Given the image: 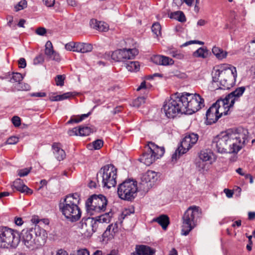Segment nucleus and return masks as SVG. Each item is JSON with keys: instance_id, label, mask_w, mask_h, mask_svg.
<instances>
[{"instance_id": "obj_40", "label": "nucleus", "mask_w": 255, "mask_h": 255, "mask_svg": "<svg viewBox=\"0 0 255 255\" xmlns=\"http://www.w3.org/2000/svg\"><path fill=\"white\" fill-rule=\"evenodd\" d=\"M92 132L90 128L88 127H79V133L80 136H87Z\"/></svg>"}, {"instance_id": "obj_10", "label": "nucleus", "mask_w": 255, "mask_h": 255, "mask_svg": "<svg viewBox=\"0 0 255 255\" xmlns=\"http://www.w3.org/2000/svg\"><path fill=\"white\" fill-rule=\"evenodd\" d=\"M138 53V49H117L113 51L111 57L114 62H125L134 59Z\"/></svg>"}, {"instance_id": "obj_55", "label": "nucleus", "mask_w": 255, "mask_h": 255, "mask_svg": "<svg viewBox=\"0 0 255 255\" xmlns=\"http://www.w3.org/2000/svg\"><path fill=\"white\" fill-rule=\"evenodd\" d=\"M108 228L111 231L112 233L115 234L118 231V226L117 223L114 224H112L108 226Z\"/></svg>"}, {"instance_id": "obj_24", "label": "nucleus", "mask_w": 255, "mask_h": 255, "mask_svg": "<svg viewBox=\"0 0 255 255\" xmlns=\"http://www.w3.org/2000/svg\"><path fill=\"white\" fill-rule=\"evenodd\" d=\"M44 53L48 60H54L57 62L60 60L59 53L54 49H45Z\"/></svg>"}, {"instance_id": "obj_62", "label": "nucleus", "mask_w": 255, "mask_h": 255, "mask_svg": "<svg viewBox=\"0 0 255 255\" xmlns=\"http://www.w3.org/2000/svg\"><path fill=\"white\" fill-rule=\"evenodd\" d=\"M104 145V141L102 139H97V150L100 149Z\"/></svg>"}, {"instance_id": "obj_57", "label": "nucleus", "mask_w": 255, "mask_h": 255, "mask_svg": "<svg viewBox=\"0 0 255 255\" xmlns=\"http://www.w3.org/2000/svg\"><path fill=\"white\" fill-rule=\"evenodd\" d=\"M46 96V94L45 92H36L31 94V97H44Z\"/></svg>"}, {"instance_id": "obj_37", "label": "nucleus", "mask_w": 255, "mask_h": 255, "mask_svg": "<svg viewBox=\"0 0 255 255\" xmlns=\"http://www.w3.org/2000/svg\"><path fill=\"white\" fill-rule=\"evenodd\" d=\"M114 233L111 232V231L107 227L106 230L102 235V242L107 244L108 241L112 239L114 236Z\"/></svg>"}, {"instance_id": "obj_48", "label": "nucleus", "mask_w": 255, "mask_h": 255, "mask_svg": "<svg viewBox=\"0 0 255 255\" xmlns=\"http://www.w3.org/2000/svg\"><path fill=\"white\" fill-rule=\"evenodd\" d=\"M124 42L126 43V46L128 47H133L135 48L138 46V44L136 42L133 41L132 39H128L126 41H124Z\"/></svg>"}, {"instance_id": "obj_58", "label": "nucleus", "mask_w": 255, "mask_h": 255, "mask_svg": "<svg viewBox=\"0 0 255 255\" xmlns=\"http://www.w3.org/2000/svg\"><path fill=\"white\" fill-rule=\"evenodd\" d=\"M224 192L228 198H230L233 197L234 194L233 190H230L229 189H225L224 190Z\"/></svg>"}, {"instance_id": "obj_61", "label": "nucleus", "mask_w": 255, "mask_h": 255, "mask_svg": "<svg viewBox=\"0 0 255 255\" xmlns=\"http://www.w3.org/2000/svg\"><path fill=\"white\" fill-rule=\"evenodd\" d=\"M183 153H182V152H181L180 153H179V151H178V148L175 151V153L174 154H173L172 156V160H176L177 158H179L180 156L181 155V154H183Z\"/></svg>"}, {"instance_id": "obj_1", "label": "nucleus", "mask_w": 255, "mask_h": 255, "mask_svg": "<svg viewBox=\"0 0 255 255\" xmlns=\"http://www.w3.org/2000/svg\"><path fill=\"white\" fill-rule=\"evenodd\" d=\"M249 131L243 127L222 132L212 141V147L220 153L237 154L249 142Z\"/></svg>"}, {"instance_id": "obj_25", "label": "nucleus", "mask_w": 255, "mask_h": 255, "mask_svg": "<svg viewBox=\"0 0 255 255\" xmlns=\"http://www.w3.org/2000/svg\"><path fill=\"white\" fill-rule=\"evenodd\" d=\"M218 101V103H220L222 105H225L226 108L229 109L233 106L236 101L235 98H233V96L230 94L227 95L224 98L221 99Z\"/></svg>"}, {"instance_id": "obj_59", "label": "nucleus", "mask_w": 255, "mask_h": 255, "mask_svg": "<svg viewBox=\"0 0 255 255\" xmlns=\"http://www.w3.org/2000/svg\"><path fill=\"white\" fill-rule=\"evenodd\" d=\"M70 50L81 53H85L91 51V50H89L86 49H70Z\"/></svg>"}, {"instance_id": "obj_31", "label": "nucleus", "mask_w": 255, "mask_h": 255, "mask_svg": "<svg viewBox=\"0 0 255 255\" xmlns=\"http://www.w3.org/2000/svg\"><path fill=\"white\" fill-rule=\"evenodd\" d=\"M113 215V213L112 211H110L108 213L97 217V222L108 223L110 222Z\"/></svg>"}, {"instance_id": "obj_42", "label": "nucleus", "mask_w": 255, "mask_h": 255, "mask_svg": "<svg viewBox=\"0 0 255 255\" xmlns=\"http://www.w3.org/2000/svg\"><path fill=\"white\" fill-rule=\"evenodd\" d=\"M152 32L156 35V37H158L161 35V27L159 23L156 22L152 24L151 27Z\"/></svg>"}, {"instance_id": "obj_20", "label": "nucleus", "mask_w": 255, "mask_h": 255, "mask_svg": "<svg viewBox=\"0 0 255 255\" xmlns=\"http://www.w3.org/2000/svg\"><path fill=\"white\" fill-rule=\"evenodd\" d=\"M148 148L156 159L161 157L164 153L163 147H159L154 143L150 142L148 144Z\"/></svg>"}, {"instance_id": "obj_4", "label": "nucleus", "mask_w": 255, "mask_h": 255, "mask_svg": "<svg viewBox=\"0 0 255 255\" xmlns=\"http://www.w3.org/2000/svg\"><path fill=\"white\" fill-rule=\"evenodd\" d=\"M201 214L200 208L196 206L189 207L182 217L181 234L187 236L197 225V218Z\"/></svg>"}, {"instance_id": "obj_36", "label": "nucleus", "mask_w": 255, "mask_h": 255, "mask_svg": "<svg viewBox=\"0 0 255 255\" xmlns=\"http://www.w3.org/2000/svg\"><path fill=\"white\" fill-rule=\"evenodd\" d=\"M139 64L137 61L130 62L127 64L126 68L128 71L136 72L139 69Z\"/></svg>"}, {"instance_id": "obj_39", "label": "nucleus", "mask_w": 255, "mask_h": 255, "mask_svg": "<svg viewBox=\"0 0 255 255\" xmlns=\"http://www.w3.org/2000/svg\"><path fill=\"white\" fill-rule=\"evenodd\" d=\"M109 29V25L104 21L97 22V30L100 31L106 32Z\"/></svg>"}, {"instance_id": "obj_60", "label": "nucleus", "mask_w": 255, "mask_h": 255, "mask_svg": "<svg viewBox=\"0 0 255 255\" xmlns=\"http://www.w3.org/2000/svg\"><path fill=\"white\" fill-rule=\"evenodd\" d=\"M18 64L19 65V67L21 68H24L26 66V63L25 59L21 58L18 61Z\"/></svg>"}, {"instance_id": "obj_3", "label": "nucleus", "mask_w": 255, "mask_h": 255, "mask_svg": "<svg viewBox=\"0 0 255 255\" xmlns=\"http://www.w3.org/2000/svg\"><path fill=\"white\" fill-rule=\"evenodd\" d=\"M79 201V196L77 193L69 194L59 205L62 214L72 222L76 221L81 217V211L78 205Z\"/></svg>"}, {"instance_id": "obj_50", "label": "nucleus", "mask_w": 255, "mask_h": 255, "mask_svg": "<svg viewBox=\"0 0 255 255\" xmlns=\"http://www.w3.org/2000/svg\"><path fill=\"white\" fill-rule=\"evenodd\" d=\"M68 134L69 136H78L79 133V127L74 128L68 131Z\"/></svg>"}, {"instance_id": "obj_13", "label": "nucleus", "mask_w": 255, "mask_h": 255, "mask_svg": "<svg viewBox=\"0 0 255 255\" xmlns=\"http://www.w3.org/2000/svg\"><path fill=\"white\" fill-rule=\"evenodd\" d=\"M198 139V135L194 133L186 134L181 142V145L178 147L179 153H185L195 144Z\"/></svg>"}, {"instance_id": "obj_17", "label": "nucleus", "mask_w": 255, "mask_h": 255, "mask_svg": "<svg viewBox=\"0 0 255 255\" xmlns=\"http://www.w3.org/2000/svg\"><path fill=\"white\" fill-rule=\"evenodd\" d=\"M135 253H133L131 255H153L155 253V250L145 245H136L135 248Z\"/></svg>"}, {"instance_id": "obj_7", "label": "nucleus", "mask_w": 255, "mask_h": 255, "mask_svg": "<svg viewBox=\"0 0 255 255\" xmlns=\"http://www.w3.org/2000/svg\"><path fill=\"white\" fill-rule=\"evenodd\" d=\"M19 242V237L16 232L7 227H0V248H15Z\"/></svg>"}, {"instance_id": "obj_21", "label": "nucleus", "mask_w": 255, "mask_h": 255, "mask_svg": "<svg viewBox=\"0 0 255 255\" xmlns=\"http://www.w3.org/2000/svg\"><path fill=\"white\" fill-rule=\"evenodd\" d=\"M13 186L17 190L21 192H25L27 194L32 193V190L24 185L23 181L20 178L16 179L13 182Z\"/></svg>"}, {"instance_id": "obj_15", "label": "nucleus", "mask_w": 255, "mask_h": 255, "mask_svg": "<svg viewBox=\"0 0 255 255\" xmlns=\"http://www.w3.org/2000/svg\"><path fill=\"white\" fill-rule=\"evenodd\" d=\"M31 232L34 235L37 242L38 245L43 246L45 243L47 238V234L45 230L42 229L38 225H32V227L29 228Z\"/></svg>"}, {"instance_id": "obj_52", "label": "nucleus", "mask_w": 255, "mask_h": 255, "mask_svg": "<svg viewBox=\"0 0 255 255\" xmlns=\"http://www.w3.org/2000/svg\"><path fill=\"white\" fill-rule=\"evenodd\" d=\"M46 32H47L46 29L45 28L43 27H38L35 30V33L37 35H40V36L44 35L46 33Z\"/></svg>"}, {"instance_id": "obj_32", "label": "nucleus", "mask_w": 255, "mask_h": 255, "mask_svg": "<svg viewBox=\"0 0 255 255\" xmlns=\"http://www.w3.org/2000/svg\"><path fill=\"white\" fill-rule=\"evenodd\" d=\"M212 153L207 150H201L199 153V157L203 161H210L212 158Z\"/></svg>"}, {"instance_id": "obj_38", "label": "nucleus", "mask_w": 255, "mask_h": 255, "mask_svg": "<svg viewBox=\"0 0 255 255\" xmlns=\"http://www.w3.org/2000/svg\"><path fill=\"white\" fill-rule=\"evenodd\" d=\"M169 53L171 56L178 59H182L184 57V54L182 51L176 49H170Z\"/></svg>"}, {"instance_id": "obj_47", "label": "nucleus", "mask_w": 255, "mask_h": 255, "mask_svg": "<svg viewBox=\"0 0 255 255\" xmlns=\"http://www.w3.org/2000/svg\"><path fill=\"white\" fill-rule=\"evenodd\" d=\"M44 57L42 54H39L33 59V64L38 65L42 64L44 62Z\"/></svg>"}, {"instance_id": "obj_6", "label": "nucleus", "mask_w": 255, "mask_h": 255, "mask_svg": "<svg viewBox=\"0 0 255 255\" xmlns=\"http://www.w3.org/2000/svg\"><path fill=\"white\" fill-rule=\"evenodd\" d=\"M182 102L181 94L172 95L163 106L162 110L166 116L168 118H173L178 114H185V108Z\"/></svg>"}, {"instance_id": "obj_22", "label": "nucleus", "mask_w": 255, "mask_h": 255, "mask_svg": "<svg viewBox=\"0 0 255 255\" xmlns=\"http://www.w3.org/2000/svg\"><path fill=\"white\" fill-rule=\"evenodd\" d=\"M156 159V158L152 154V152L150 151L148 148L147 151L142 154V156L140 158V160L145 165L149 166L155 161Z\"/></svg>"}, {"instance_id": "obj_2", "label": "nucleus", "mask_w": 255, "mask_h": 255, "mask_svg": "<svg viewBox=\"0 0 255 255\" xmlns=\"http://www.w3.org/2000/svg\"><path fill=\"white\" fill-rule=\"evenodd\" d=\"M237 76L236 68L234 66L224 70L215 69L213 72L212 85L216 89H229L234 85Z\"/></svg>"}, {"instance_id": "obj_35", "label": "nucleus", "mask_w": 255, "mask_h": 255, "mask_svg": "<svg viewBox=\"0 0 255 255\" xmlns=\"http://www.w3.org/2000/svg\"><path fill=\"white\" fill-rule=\"evenodd\" d=\"M213 53L219 59H222L227 56V52L224 49H212Z\"/></svg>"}, {"instance_id": "obj_56", "label": "nucleus", "mask_w": 255, "mask_h": 255, "mask_svg": "<svg viewBox=\"0 0 255 255\" xmlns=\"http://www.w3.org/2000/svg\"><path fill=\"white\" fill-rule=\"evenodd\" d=\"M44 4L48 7L53 6L55 3V0H43Z\"/></svg>"}, {"instance_id": "obj_14", "label": "nucleus", "mask_w": 255, "mask_h": 255, "mask_svg": "<svg viewBox=\"0 0 255 255\" xmlns=\"http://www.w3.org/2000/svg\"><path fill=\"white\" fill-rule=\"evenodd\" d=\"M23 242L27 248L31 249L38 248L42 245H38L36 238L30 229H24L21 233Z\"/></svg>"}, {"instance_id": "obj_18", "label": "nucleus", "mask_w": 255, "mask_h": 255, "mask_svg": "<svg viewBox=\"0 0 255 255\" xmlns=\"http://www.w3.org/2000/svg\"><path fill=\"white\" fill-rule=\"evenodd\" d=\"M52 147L53 149V153L57 160L61 161L65 158V152L62 149L60 143H54L52 144Z\"/></svg>"}, {"instance_id": "obj_49", "label": "nucleus", "mask_w": 255, "mask_h": 255, "mask_svg": "<svg viewBox=\"0 0 255 255\" xmlns=\"http://www.w3.org/2000/svg\"><path fill=\"white\" fill-rule=\"evenodd\" d=\"M18 141V138L17 136H13L9 137L6 141V143L7 144H14Z\"/></svg>"}, {"instance_id": "obj_51", "label": "nucleus", "mask_w": 255, "mask_h": 255, "mask_svg": "<svg viewBox=\"0 0 255 255\" xmlns=\"http://www.w3.org/2000/svg\"><path fill=\"white\" fill-rule=\"evenodd\" d=\"M13 125L15 127H18L21 124V121L19 117L18 116H14L11 119Z\"/></svg>"}, {"instance_id": "obj_43", "label": "nucleus", "mask_w": 255, "mask_h": 255, "mask_svg": "<svg viewBox=\"0 0 255 255\" xmlns=\"http://www.w3.org/2000/svg\"><path fill=\"white\" fill-rule=\"evenodd\" d=\"M145 100V99L144 97H138L133 101V106L138 108L144 104Z\"/></svg>"}, {"instance_id": "obj_16", "label": "nucleus", "mask_w": 255, "mask_h": 255, "mask_svg": "<svg viewBox=\"0 0 255 255\" xmlns=\"http://www.w3.org/2000/svg\"><path fill=\"white\" fill-rule=\"evenodd\" d=\"M216 108L214 104L206 112V118L209 124L215 123L220 118V115H218Z\"/></svg>"}, {"instance_id": "obj_26", "label": "nucleus", "mask_w": 255, "mask_h": 255, "mask_svg": "<svg viewBox=\"0 0 255 255\" xmlns=\"http://www.w3.org/2000/svg\"><path fill=\"white\" fill-rule=\"evenodd\" d=\"M92 46L91 43L74 41L65 44V48H90Z\"/></svg>"}, {"instance_id": "obj_41", "label": "nucleus", "mask_w": 255, "mask_h": 255, "mask_svg": "<svg viewBox=\"0 0 255 255\" xmlns=\"http://www.w3.org/2000/svg\"><path fill=\"white\" fill-rule=\"evenodd\" d=\"M23 78V76L20 73H13L9 81L11 83H17L18 84H20V82Z\"/></svg>"}, {"instance_id": "obj_33", "label": "nucleus", "mask_w": 255, "mask_h": 255, "mask_svg": "<svg viewBox=\"0 0 255 255\" xmlns=\"http://www.w3.org/2000/svg\"><path fill=\"white\" fill-rule=\"evenodd\" d=\"M210 51L208 49H197L193 53V55L196 57L206 58L210 54Z\"/></svg>"}, {"instance_id": "obj_63", "label": "nucleus", "mask_w": 255, "mask_h": 255, "mask_svg": "<svg viewBox=\"0 0 255 255\" xmlns=\"http://www.w3.org/2000/svg\"><path fill=\"white\" fill-rule=\"evenodd\" d=\"M87 148L89 150L96 149V140L92 142L91 143H89L87 145Z\"/></svg>"}, {"instance_id": "obj_11", "label": "nucleus", "mask_w": 255, "mask_h": 255, "mask_svg": "<svg viewBox=\"0 0 255 255\" xmlns=\"http://www.w3.org/2000/svg\"><path fill=\"white\" fill-rule=\"evenodd\" d=\"M96 199V194L90 196L86 202V209L88 216L86 220V225L91 228L93 232L96 231V218L93 216L96 213V206L93 205V200Z\"/></svg>"}, {"instance_id": "obj_54", "label": "nucleus", "mask_w": 255, "mask_h": 255, "mask_svg": "<svg viewBox=\"0 0 255 255\" xmlns=\"http://www.w3.org/2000/svg\"><path fill=\"white\" fill-rule=\"evenodd\" d=\"M59 96L60 97V101H62L63 100L67 99L74 96V95L72 93L67 92L64 93L62 95H59Z\"/></svg>"}, {"instance_id": "obj_27", "label": "nucleus", "mask_w": 255, "mask_h": 255, "mask_svg": "<svg viewBox=\"0 0 255 255\" xmlns=\"http://www.w3.org/2000/svg\"><path fill=\"white\" fill-rule=\"evenodd\" d=\"M154 221L157 222L162 228L163 230H166L169 224V218L167 216L162 215L154 219Z\"/></svg>"}, {"instance_id": "obj_53", "label": "nucleus", "mask_w": 255, "mask_h": 255, "mask_svg": "<svg viewBox=\"0 0 255 255\" xmlns=\"http://www.w3.org/2000/svg\"><path fill=\"white\" fill-rule=\"evenodd\" d=\"M194 43L199 44L201 45H203L204 43L202 41H199V40H190V41H187V42L184 43V44H183L182 45V46L185 47V46H187L191 44H194Z\"/></svg>"}, {"instance_id": "obj_30", "label": "nucleus", "mask_w": 255, "mask_h": 255, "mask_svg": "<svg viewBox=\"0 0 255 255\" xmlns=\"http://www.w3.org/2000/svg\"><path fill=\"white\" fill-rule=\"evenodd\" d=\"M169 17L170 18L175 19L181 22H184L186 20L184 13L181 11L171 12L170 14Z\"/></svg>"}, {"instance_id": "obj_64", "label": "nucleus", "mask_w": 255, "mask_h": 255, "mask_svg": "<svg viewBox=\"0 0 255 255\" xmlns=\"http://www.w3.org/2000/svg\"><path fill=\"white\" fill-rule=\"evenodd\" d=\"M31 221L33 224V225H37L40 221L37 216H33L31 219Z\"/></svg>"}, {"instance_id": "obj_34", "label": "nucleus", "mask_w": 255, "mask_h": 255, "mask_svg": "<svg viewBox=\"0 0 255 255\" xmlns=\"http://www.w3.org/2000/svg\"><path fill=\"white\" fill-rule=\"evenodd\" d=\"M246 88L245 87H240L237 88L235 91H233L230 94L235 98V100L238 101V99L243 95L245 92Z\"/></svg>"}, {"instance_id": "obj_45", "label": "nucleus", "mask_w": 255, "mask_h": 255, "mask_svg": "<svg viewBox=\"0 0 255 255\" xmlns=\"http://www.w3.org/2000/svg\"><path fill=\"white\" fill-rule=\"evenodd\" d=\"M27 5V3L26 0H21L15 6V8L16 11H18L26 7Z\"/></svg>"}, {"instance_id": "obj_19", "label": "nucleus", "mask_w": 255, "mask_h": 255, "mask_svg": "<svg viewBox=\"0 0 255 255\" xmlns=\"http://www.w3.org/2000/svg\"><path fill=\"white\" fill-rule=\"evenodd\" d=\"M152 61L158 65L167 66L172 65L173 64L174 61L171 58L168 57L161 56V55H155L152 58Z\"/></svg>"}, {"instance_id": "obj_46", "label": "nucleus", "mask_w": 255, "mask_h": 255, "mask_svg": "<svg viewBox=\"0 0 255 255\" xmlns=\"http://www.w3.org/2000/svg\"><path fill=\"white\" fill-rule=\"evenodd\" d=\"M31 168H26L22 169H20L18 171V175L20 177L26 176L30 172Z\"/></svg>"}, {"instance_id": "obj_28", "label": "nucleus", "mask_w": 255, "mask_h": 255, "mask_svg": "<svg viewBox=\"0 0 255 255\" xmlns=\"http://www.w3.org/2000/svg\"><path fill=\"white\" fill-rule=\"evenodd\" d=\"M214 104L217 108L216 110L218 111V115H220V118H221L222 115H227L229 114L230 109L226 108L225 105H223L220 104V103H218V101L214 103Z\"/></svg>"}, {"instance_id": "obj_29", "label": "nucleus", "mask_w": 255, "mask_h": 255, "mask_svg": "<svg viewBox=\"0 0 255 255\" xmlns=\"http://www.w3.org/2000/svg\"><path fill=\"white\" fill-rule=\"evenodd\" d=\"M91 114V112H89L86 114H82L81 115L73 116L71 117L70 120L67 122V124H70L73 123H79L83 120L88 118Z\"/></svg>"}, {"instance_id": "obj_9", "label": "nucleus", "mask_w": 255, "mask_h": 255, "mask_svg": "<svg viewBox=\"0 0 255 255\" xmlns=\"http://www.w3.org/2000/svg\"><path fill=\"white\" fill-rule=\"evenodd\" d=\"M137 183L132 180H126L120 184L118 188L119 197L123 200L130 201L136 196Z\"/></svg>"}, {"instance_id": "obj_44", "label": "nucleus", "mask_w": 255, "mask_h": 255, "mask_svg": "<svg viewBox=\"0 0 255 255\" xmlns=\"http://www.w3.org/2000/svg\"><path fill=\"white\" fill-rule=\"evenodd\" d=\"M65 77L64 75H58L55 78V81L57 86H63L64 84Z\"/></svg>"}, {"instance_id": "obj_23", "label": "nucleus", "mask_w": 255, "mask_h": 255, "mask_svg": "<svg viewBox=\"0 0 255 255\" xmlns=\"http://www.w3.org/2000/svg\"><path fill=\"white\" fill-rule=\"evenodd\" d=\"M108 204V199L107 197L102 195H97V208L100 211H104L106 210Z\"/></svg>"}, {"instance_id": "obj_8", "label": "nucleus", "mask_w": 255, "mask_h": 255, "mask_svg": "<svg viewBox=\"0 0 255 255\" xmlns=\"http://www.w3.org/2000/svg\"><path fill=\"white\" fill-rule=\"evenodd\" d=\"M99 173L102 178V184L104 188L110 189L117 184V169L113 164L103 166Z\"/></svg>"}, {"instance_id": "obj_12", "label": "nucleus", "mask_w": 255, "mask_h": 255, "mask_svg": "<svg viewBox=\"0 0 255 255\" xmlns=\"http://www.w3.org/2000/svg\"><path fill=\"white\" fill-rule=\"evenodd\" d=\"M158 173L152 170H148L141 177V185L143 186V190L147 191L157 181Z\"/></svg>"}, {"instance_id": "obj_5", "label": "nucleus", "mask_w": 255, "mask_h": 255, "mask_svg": "<svg viewBox=\"0 0 255 255\" xmlns=\"http://www.w3.org/2000/svg\"><path fill=\"white\" fill-rule=\"evenodd\" d=\"M181 96L186 115H191L205 106L204 99L199 94L184 93Z\"/></svg>"}]
</instances>
